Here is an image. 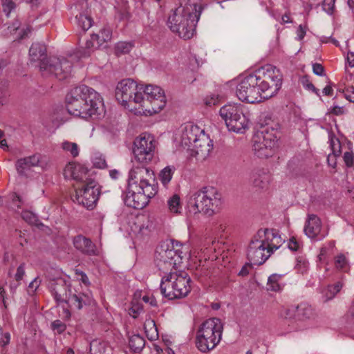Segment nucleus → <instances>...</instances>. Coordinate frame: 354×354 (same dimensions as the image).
I'll return each mask as SVG.
<instances>
[{
  "label": "nucleus",
  "instance_id": "nucleus-1",
  "mask_svg": "<svg viewBox=\"0 0 354 354\" xmlns=\"http://www.w3.org/2000/svg\"><path fill=\"white\" fill-rule=\"evenodd\" d=\"M66 103L71 115L84 119H99L105 112L101 95L86 85L71 89L66 95Z\"/></svg>",
  "mask_w": 354,
  "mask_h": 354
},
{
  "label": "nucleus",
  "instance_id": "nucleus-2",
  "mask_svg": "<svg viewBox=\"0 0 354 354\" xmlns=\"http://www.w3.org/2000/svg\"><path fill=\"white\" fill-rule=\"evenodd\" d=\"M201 12L196 6H180L176 8L167 20L169 29L184 39L192 38L194 34L196 24Z\"/></svg>",
  "mask_w": 354,
  "mask_h": 354
},
{
  "label": "nucleus",
  "instance_id": "nucleus-3",
  "mask_svg": "<svg viewBox=\"0 0 354 354\" xmlns=\"http://www.w3.org/2000/svg\"><path fill=\"white\" fill-rule=\"evenodd\" d=\"M221 205V195L212 187H204L194 192L187 200V207L190 212L202 213L209 216L218 212Z\"/></svg>",
  "mask_w": 354,
  "mask_h": 354
},
{
  "label": "nucleus",
  "instance_id": "nucleus-4",
  "mask_svg": "<svg viewBox=\"0 0 354 354\" xmlns=\"http://www.w3.org/2000/svg\"><path fill=\"white\" fill-rule=\"evenodd\" d=\"M223 324L219 318L212 317L204 321L196 335V346L203 353L214 348L221 342Z\"/></svg>",
  "mask_w": 354,
  "mask_h": 354
},
{
  "label": "nucleus",
  "instance_id": "nucleus-5",
  "mask_svg": "<svg viewBox=\"0 0 354 354\" xmlns=\"http://www.w3.org/2000/svg\"><path fill=\"white\" fill-rule=\"evenodd\" d=\"M190 282L191 279L187 272H170L161 279V294L169 300L185 298L191 291Z\"/></svg>",
  "mask_w": 354,
  "mask_h": 354
},
{
  "label": "nucleus",
  "instance_id": "nucleus-6",
  "mask_svg": "<svg viewBox=\"0 0 354 354\" xmlns=\"http://www.w3.org/2000/svg\"><path fill=\"white\" fill-rule=\"evenodd\" d=\"M263 100L274 96L282 85L283 75L275 66H268L255 72Z\"/></svg>",
  "mask_w": 354,
  "mask_h": 354
},
{
  "label": "nucleus",
  "instance_id": "nucleus-7",
  "mask_svg": "<svg viewBox=\"0 0 354 354\" xmlns=\"http://www.w3.org/2000/svg\"><path fill=\"white\" fill-rule=\"evenodd\" d=\"M244 111L243 105L229 104L222 106L219 113L229 131L243 133L249 124V119Z\"/></svg>",
  "mask_w": 354,
  "mask_h": 354
},
{
  "label": "nucleus",
  "instance_id": "nucleus-8",
  "mask_svg": "<svg viewBox=\"0 0 354 354\" xmlns=\"http://www.w3.org/2000/svg\"><path fill=\"white\" fill-rule=\"evenodd\" d=\"M156 140L150 134H142L135 138L133 154L135 160L144 165L150 163L154 158Z\"/></svg>",
  "mask_w": 354,
  "mask_h": 354
},
{
  "label": "nucleus",
  "instance_id": "nucleus-9",
  "mask_svg": "<svg viewBox=\"0 0 354 354\" xmlns=\"http://www.w3.org/2000/svg\"><path fill=\"white\" fill-rule=\"evenodd\" d=\"M128 187L133 189L144 188L149 190L158 191L155 184V176L152 170L143 166H134L129 171L128 178Z\"/></svg>",
  "mask_w": 354,
  "mask_h": 354
},
{
  "label": "nucleus",
  "instance_id": "nucleus-10",
  "mask_svg": "<svg viewBox=\"0 0 354 354\" xmlns=\"http://www.w3.org/2000/svg\"><path fill=\"white\" fill-rule=\"evenodd\" d=\"M236 94L241 101L247 103L260 102L263 100L255 73L246 76L236 86Z\"/></svg>",
  "mask_w": 354,
  "mask_h": 354
},
{
  "label": "nucleus",
  "instance_id": "nucleus-11",
  "mask_svg": "<svg viewBox=\"0 0 354 354\" xmlns=\"http://www.w3.org/2000/svg\"><path fill=\"white\" fill-rule=\"evenodd\" d=\"M183 254V252L174 249V245H170L168 241L160 243L156 248L154 253V263L156 266L169 264V266H180L183 260H187V254Z\"/></svg>",
  "mask_w": 354,
  "mask_h": 354
},
{
  "label": "nucleus",
  "instance_id": "nucleus-12",
  "mask_svg": "<svg viewBox=\"0 0 354 354\" xmlns=\"http://www.w3.org/2000/svg\"><path fill=\"white\" fill-rule=\"evenodd\" d=\"M100 194L98 183L94 179H90L82 188L75 189L73 201L88 209H93Z\"/></svg>",
  "mask_w": 354,
  "mask_h": 354
},
{
  "label": "nucleus",
  "instance_id": "nucleus-13",
  "mask_svg": "<svg viewBox=\"0 0 354 354\" xmlns=\"http://www.w3.org/2000/svg\"><path fill=\"white\" fill-rule=\"evenodd\" d=\"M144 95L146 97L145 105L150 113H159L166 105V98L163 90L157 86L148 85L144 89Z\"/></svg>",
  "mask_w": 354,
  "mask_h": 354
},
{
  "label": "nucleus",
  "instance_id": "nucleus-14",
  "mask_svg": "<svg viewBox=\"0 0 354 354\" xmlns=\"http://www.w3.org/2000/svg\"><path fill=\"white\" fill-rule=\"evenodd\" d=\"M144 188L140 189H133L130 187H127L126 195L124 198V203L127 206L136 209H142L145 207L149 200L153 198L158 191L149 190Z\"/></svg>",
  "mask_w": 354,
  "mask_h": 354
},
{
  "label": "nucleus",
  "instance_id": "nucleus-15",
  "mask_svg": "<svg viewBox=\"0 0 354 354\" xmlns=\"http://www.w3.org/2000/svg\"><path fill=\"white\" fill-rule=\"evenodd\" d=\"M46 64L41 71L44 75H53L59 80L71 75L72 63L66 58L50 57Z\"/></svg>",
  "mask_w": 354,
  "mask_h": 354
},
{
  "label": "nucleus",
  "instance_id": "nucleus-16",
  "mask_svg": "<svg viewBox=\"0 0 354 354\" xmlns=\"http://www.w3.org/2000/svg\"><path fill=\"white\" fill-rule=\"evenodd\" d=\"M279 247L274 243L266 245L262 241L258 248L250 247L248 251V261L243 266H261L270 257L274 250Z\"/></svg>",
  "mask_w": 354,
  "mask_h": 354
},
{
  "label": "nucleus",
  "instance_id": "nucleus-17",
  "mask_svg": "<svg viewBox=\"0 0 354 354\" xmlns=\"http://www.w3.org/2000/svg\"><path fill=\"white\" fill-rule=\"evenodd\" d=\"M57 270L55 267H50L48 271V278L53 281L51 284L50 288L54 296V299L58 304L65 303L69 292H71V285L68 284L66 281L59 275L54 277L53 273L56 272Z\"/></svg>",
  "mask_w": 354,
  "mask_h": 354
},
{
  "label": "nucleus",
  "instance_id": "nucleus-18",
  "mask_svg": "<svg viewBox=\"0 0 354 354\" xmlns=\"http://www.w3.org/2000/svg\"><path fill=\"white\" fill-rule=\"evenodd\" d=\"M138 89L136 82L131 79H126L120 82L115 89V97L124 106L131 102L133 94Z\"/></svg>",
  "mask_w": 354,
  "mask_h": 354
},
{
  "label": "nucleus",
  "instance_id": "nucleus-19",
  "mask_svg": "<svg viewBox=\"0 0 354 354\" xmlns=\"http://www.w3.org/2000/svg\"><path fill=\"white\" fill-rule=\"evenodd\" d=\"M88 172L89 170L84 165L76 162H69L64 169V176L65 178L73 179L84 184L91 179Z\"/></svg>",
  "mask_w": 354,
  "mask_h": 354
},
{
  "label": "nucleus",
  "instance_id": "nucleus-20",
  "mask_svg": "<svg viewBox=\"0 0 354 354\" xmlns=\"http://www.w3.org/2000/svg\"><path fill=\"white\" fill-rule=\"evenodd\" d=\"M212 149V140L203 133L200 138H198L197 141L193 143L192 147L188 151H190L191 156H195L198 159H205L209 156Z\"/></svg>",
  "mask_w": 354,
  "mask_h": 354
},
{
  "label": "nucleus",
  "instance_id": "nucleus-21",
  "mask_svg": "<svg viewBox=\"0 0 354 354\" xmlns=\"http://www.w3.org/2000/svg\"><path fill=\"white\" fill-rule=\"evenodd\" d=\"M29 60L30 63L36 64L41 71L49 60L46 46L39 42L33 43L29 49Z\"/></svg>",
  "mask_w": 354,
  "mask_h": 354
},
{
  "label": "nucleus",
  "instance_id": "nucleus-22",
  "mask_svg": "<svg viewBox=\"0 0 354 354\" xmlns=\"http://www.w3.org/2000/svg\"><path fill=\"white\" fill-rule=\"evenodd\" d=\"M73 245L81 253L88 256H97L99 250L91 239L78 234L73 238Z\"/></svg>",
  "mask_w": 354,
  "mask_h": 354
},
{
  "label": "nucleus",
  "instance_id": "nucleus-23",
  "mask_svg": "<svg viewBox=\"0 0 354 354\" xmlns=\"http://www.w3.org/2000/svg\"><path fill=\"white\" fill-rule=\"evenodd\" d=\"M203 133V130H201L196 125L192 124L185 125L181 133V145L189 150Z\"/></svg>",
  "mask_w": 354,
  "mask_h": 354
},
{
  "label": "nucleus",
  "instance_id": "nucleus-24",
  "mask_svg": "<svg viewBox=\"0 0 354 354\" xmlns=\"http://www.w3.org/2000/svg\"><path fill=\"white\" fill-rule=\"evenodd\" d=\"M40 162V155L34 154L28 157L19 158L17 160L15 167L19 176H24L27 175V171L32 167H37Z\"/></svg>",
  "mask_w": 354,
  "mask_h": 354
},
{
  "label": "nucleus",
  "instance_id": "nucleus-25",
  "mask_svg": "<svg viewBox=\"0 0 354 354\" xmlns=\"http://www.w3.org/2000/svg\"><path fill=\"white\" fill-rule=\"evenodd\" d=\"M321 227L320 218L315 214H308L304 230L306 235L310 239H314L320 232Z\"/></svg>",
  "mask_w": 354,
  "mask_h": 354
},
{
  "label": "nucleus",
  "instance_id": "nucleus-26",
  "mask_svg": "<svg viewBox=\"0 0 354 354\" xmlns=\"http://www.w3.org/2000/svg\"><path fill=\"white\" fill-rule=\"evenodd\" d=\"M66 301L64 303L67 304L68 308L80 310L84 305L90 304L91 299L88 295L84 294L69 292Z\"/></svg>",
  "mask_w": 354,
  "mask_h": 354
},
{
  "label": "nucleus",
  "instance_id": "nucleus-27",
  "mask_svg": "<svg viewBox=\"0 0 354 354\" xmlns=\"http://www.w3.org/2000/svg\"><path fill=\"white\" fill-rule=\"evenodd\" d=\"M250 182L259 189H264L268 185L270 176L263 169H255L250 174Z\"/></svg>",
  "mask_w": 354,
  "mask_h": 354
},
{
  "label": "nucleus",
  "instance_id": "nucleus-28",
  "mask_svg": "<svg viewBox=\"0 0 354 354\" xmlns=\"http://www.w3.org/2000/svg\"><path fill=\"white\" fill-rule=\"evenodd\" d=\"M273 147L266 146V142L261 140V138L259 137L258 140H255L253 144V150L254 153L259 158H268L272 154V149Z\"/></svg>",
  "mask_w": 354,
  "mask_h": 354
},
{
  "label": "nucleus",
  "instance_id": "nucleus-29",
  "mask_svg": "<svg viewBox=\"0 0 354 354\" xmlns=\"http://www.w3.org/2000/svg\"><path fill=\"white\" fill-rule=\"evenodd\" d=\"M330 147L333 151V155H328L327 162L329 166L335 168L337 165L336 157L341 153V145L337 138H331L330 140Z\"/></svg>",
  "mask_w": 354,
  "mask_h": 354
},
{
  "label": "nucleus",
  "instance_id": "nucleus-30",
  "mask_svg": "<svg viewBox=\"0 0 354 354\" xmlns=\"http://www.w3.org/2000/svg\"><path fill=\"white\" fill-rule=\"evenodd\" d=\"M297 320H306L313 315V309L307 304H300L296 306Z\"/></svg>",
  "mask_w": 354,
  "mask_h": 354
},
{
  "label": "nucleus",
  "instance_id": "nucleus-31",
  "mask_svg": "<svg viewBox=\"0 0 354 354\" xmlns=\"http://www.w3.org/2000/svg\"><path fill=\"white\" fill-rule=\"evenodd\" d=\"M145 339L138 334L130 337L129 344L130 348L136 353L140 352L145 347Z\"/></svg>",
  "mask_w": 354,
  "mask_h": 354
},
{
  "label": "nucleus",
  "instance_id": "nucleus-32",
  "mask_svg": "<svg viewBox=\"0 0 354 354\" xmlns=\"http://www.w3.org/2000/svg\"><path fill=\"white\" fill-rule=\"evenodd\" d=\"M259 137L261 138L262 141L266 142V146L267 145V147H274L277 141V138L273 129L271 132H269L268 129L262 130L257 136V139H259Z\"/></svg>",
  "mask_w": 354,
  "mask_h": 354
},
{
  "label": "nucleus",
  "instance_id": "nucleus-33",
  "mask_svg": "<svg viewBox=\"0 0 354 354\" xmlns=\"http://www.w3.org/2000/svg\"><path fill=\"white\" fill-rule=\"evenodd\" d=\"M77 23L79 27H80L84 32L88 30L91 26L93 20L90 16L84 13H80L76 17Z\"/></svg>",
  "mask_w": 354,
  "mask_h": 354
},
{
  "label": "nucleus",
  "instance_id": "nucleus-34",
  "mask_svg": "<svg viewBox=\"0 0 354 354\" xmlns=\"http://www.w3.org/2000/svg\"><path fill=\"white\" fill-rule=\"evenodd\" d=\"M174 171L175 167L173 166H167L160 171L159 178L165 186L171 181Z\"/></svg>",
  "mask_w": 354,
  "mask_h": 354
},
{
  "label": "nucleus",
  "instance_id": "nucleus-35",
  "mask_svg": "<svg viewBox=\"0 0 354 354\" xmlns=\"http://www.w3.org/2000/svg\"><path fill=\"white\" fill-rule=\"evenodd\" d=\"M342 287L341 282H337L334 286H328L323 292L326 301L333 299L338 293Z\"/></svg>",
  "mask_w": 354,
  "mask_h": 354
},
{
  "label": "nucleus",
  "instance_id": "nucleus-36",
  "mask_svg": "<svg viewBox=\"0 0 354 354\" xmlns=\"http://www.w3.org/2000/svg\"><path fill=\"white\" fill-rule=\"evenodd\" d=\"M167 206L170 212L173 213L180 212L181 209L180 198L178 194H174L167 201Z\"/></svg>",
  "mask_w": 354,
  "mask_h": 354
},
{
  "label": "nucleus",
  "instance_id": "nucleus-37",
  "mask_svg": "<svg viewBox=\"0 0 354 354\" xmlns=\"http://www.w3.org/2000/svg\"><path fill=\"white\" fill-rule=\"evenodd\" d=\"M111 39V32L109 30L103 29L100 34H93L92 39H96L97 46L102 45L104 42L108 41Z\"/></svg>",
  "mask_w": 354,
  "mask_h": 354
},
{
  "label": "nucleus",
  "instance_id": "nucleus-38",
  "mask_svg": "<svg viewBox=\"0 0 354 354\" xmlns=\"http://www.w3.org/2000/svg\"><path fill=\"white\" fill-rule=\"evenodd\" d=\"M133 47V45L131 42L120 41L115 45V53L118 56L122 54H127L131 50Z\"/></svg>",
  "mask_w": 354,
  "mask_h": 354
},
{
  "label": "nucleus",
  "instance_id": "nucleus-39",
  "mask_svg": "<svg viewBox=\"0 0 354 354\" xmlns=\"http://www.w3.org/2000/svg\"><path fill=\"white\" fill-rule=\"evenodd\" d=\"M2 10L7 17H9L12 12H15L17 4L12 0H1Z\"/></svg>",
  "mask_w": 354,
  "mask_h": 354
},
{
  "label": "nucleus",
  "instance_id": "nucleus-40",
  "mask_svg": "<svg viewBox=\"0 0 354 354\" xmlns=\"http://www.w3.org/2000/svg\"><path fill=\"white\" fill-rule=\"evenodd\" d=\"M62 149L64 151H69L73 157H76L79 154L78 146L75 142H64L62 143Z\"/></svg>",
  "mask_w": 354,
  "mask_h": 354
},
{
  "label": "nucleus",
  "instance_id": "nucleus-41",
  "mask_svg": "<svg viewBox=\"0 0 354 354\" xmlns=\"http://www.w3.org/2000/svg\"><path fill=\"white\" fill-rule=\"evenodd\" d=\"M301 82L306 89L312 91L317 95L319 96V90L313 85L307 75L301 77Z\"/></svg>",
  "mask_w": 354,
  "mask_h": 354
},
{
  "label": "nucleus",
  "instance_id": "nucleus-42",
  "mask_svg": "<svg viewBox=\"0 0 354 354\" xmlns=\"http://www.w3.org/2000/svg\"><path fill=\"white\" fill-rule=\"evenodd\" d=\"M281 276L282 274H273L268 277V283L270 286L272 290L277 291L279 289V286L277 283V281Z\"/></svg>",
  "mask_w": 354,
  "mask_h": 354
},
{
  "label": "nucleus",
  "instance_id": "nucleus-43",
  "mask_svg": "<svg viewBox=\"0 0 354 354\" xmlns=\"http://www.w3.org/2000/svg\"><path fill=\"white\" fill-rule=\"evenodd\" d=\"M297 308L296 306H290L285 308L281 313V316L286 319H296L297 320Z\"/></svg>",
  "mask_w": 354,
  "mask_h": 354
},
{
  "label": "nucleus",
  "instance_id": "nucleus-44",
  "mask_svg": "<svg viewBox=\"0 0 354 354\" xmlns=\"http://www.w3.org/2000/svg\"><path fill=\"white\" fill-rule=\"evenodd\" d=\"M53 330L59 334L64 333L66 329V325L59 319H56L51 323Z\"/></svg>",
  "mask_w": 354,
  "mask_h": 354
},
{
  "label": "nucleus",
  "instance_id": "nucleus-45",
  "mask_svg": "<svg viewBox=\"0 0 354 354\" xmlns=\"http://www.w3.org/2000/svg\"><path fill=\"white\" fill-rule=\"evenodd\" d=\"M21 217L24 221L30 224L35 223L37 220L35 214L28 210L22 211Z\"/></svg>",
  "mask_w": 354,
  "mask_h": 354
},
{
  "label": "nucleus",
  "instance_id": "nucleus-46",
  "mask_svg": "<svg viewBox=\"0 0 354 354\" xmlns=\"http://www.w3.org/2000/svg\"><path fill=\"white\" fill-rule=\"evenodd\" d=\"M335 0H324L322 3L323 10L328 15H332L335 8Z\"/></svg>",
  "mask_w": 354,
  "mask_h": 354
},
{
  "label": "nucleus",
  "instance_id": "nucleus-47",
  "mask_svg": "<svg viewBox=\"0 0 354 354\" xmlns=\"http://www.w3.org/2000/svg\"><path fill=\"white\" fill-rule=\"evenodd\" d=\"M146 100V97L144 95V92L142 93L138 91V88L135 91V93L133 94V98L131 102L135 103H142V105H145V102Z\"/></svg>",
  "mask_w": 354,
  "mask_h": 354
},
{
  "label": "nucleus",
  "instance_id": "nucleus-48",
  "mask_svg": "<svg viewBox=\"0 0 354 354\" xmlns=\"http://www.w3.org/2000/svg\"><path fill=\"white\" fill-rule=\"evenodd\" d=\"M93 162L94 167L98 169H104L107 167L105 158L102 156L95 157Z\"/></svg>",
  "mask_w": 354,
  "mask_h": 354
},
{
  "label": "nucleus",
  "instance_id": "nucleus-49",
  "mask_svg": "<svg viewBox=\"0 0 354 354\" xmlns=\"http://www.w3.org/2000/svg\"><path fill=\"white\" fill-rule=\"evenodd\" d=\"M344 160L348 167H351L354 165V155L352 152L346 151L344 154Z\"/></svg>",
  "mask_w": 354,
  "mask_h": 354
},
{
  "label": "nucleus",
  "instance_id": "nucleus-50",
  "mask_svg": "<svg viewBox=\"0 0 354 354\" xmlns=\"http://www.w3.org/2000/svg\"><path fill=\"white\" fill-rule=\"evenodd\" d=\"M313 71L318 76L325 75V71L324 66L319 63H315L313 64Z\"/></svg>",
  "mask_w": 354,
  "mask_h": 354
},
{
  "label": "nucleus",
  "instance_id": "nucleus-51",
  "mask_svg": "<svg viewBox=\"0 0 354 354\" xmlns=\"http://www.w3.org/2000/svg\"><path fill=\"white\" fill-rule=\"evenodd\" d=\"M218 95H212L211 96L209 97H207L205 99V104L207 105V106H212V105H216L218 103Z\"/></svg>",
  "mask_w": 354,
  "mask_h": 354
},
{
  "label": "nucleus",
  "instance_id": "nucleus-52",
  "mask_svg": "<svg viewBox=\"0 0 354 354\" xmlns=\"http://www.w3.org/2000/svg\"><path fill=\"white\" fill-rule=\"evenodd\" d=\"M26 202L25 198H24L22 196L17 194L16 193L14 194L12 197V203L18 207L20 208L22 205H24Z\"/></svg>",
  "mask_w": 354,
  "mask_h": 354
},
{
  "label": "nucleus",
  "instance_id": "nucleus-53",
  "mask_svg": "<svg viewBox=\"0 0 354 354\" xmlns=\"http://www.w3.org/2000/svg\"><path fill=\"white\" fill-rule=\"evenodd\" d=\"M10 339V335L8 333H3L1 329L0 328V345L1 346H6L7 345Z\"/></svg>",
  "mask_w": 354,
  "mask_h": 354
},
{
  "label": "nucleus",
  "instance_id": "nucleus-54",
  "mask_svg": "<svg viewBox=\"0 0 354 354\" xmlns=\"http://www.w3.org/2000/svg\"><path fill=\"white\" fill-rule=\"evenodd\" d=\"M327 249L326 248H322L320 253L318 255L319 261L320 263L328 264V261L326 260Z\"/></svg>",
  "mask_w": 354,
  "mask_h": 354
},
{
  "label": "nucleus",
  "instance_id": "nucleus-55",
  "mask_svg": "<svg viewBox=\"0 0 354 354\" xmlns=\"http://www.w3.org/2000/svg\"><path fill=\"white\" fill-rule=\"evenodd\" d=\"M329 113L335 115H341L344 113V109L343 106H334L329 109Z\"/></svg>",
  "mask_w": 354,
  "mask_h": 354
},
{
  "label": "nucleus",
  "instance_id": "nucleus-56",
  "mask_svg": "<svg viewBox=\"0 0 354 354\" xmlns=\"http://www.w3.org/2000/svg\"><path fill=\"white\" fill-rule=\"evenodd\" d=\"M24 274L25 271L24 270V267H18L17 269V272L14 274V278L17 282H19L23 279Z\"/></svg>",
  "mask_w": 354,
  "mask_h": 354
},
{
  "label": "nucleus",
  "instance_id": "nucleus-57",
  "mask_svg": "<svg viewBox=\"0 0 354 354\" xmlns=\"http://www.w3.org/2000/svg\"><path fill=\"white\" fill-rule=\"evenodd\" d=\"M335 263L340 266H346L348 263L344 254H340L335 258Z\"/></svg>",
  "mask_w": 354,
  "mask_h": 354
},
{
  "label": "nucleus",
  "instance_id": "nucleus-58",
  "mask_svg": "<svg viewBox=\"0 0 354 354\" xmlns=\"http://www.w3.org/2000/svg\"><path fill=\"white\" fill-rule=\"evenodd\" d=\"M288 248L292 251H297L299 249V243L295 237L290 239Z\"/></svg>",
  "mask_w": 354,
  "mask_h": 354
},
{
  "label": "nucleus",
  "instance_id": "nucleus-59",
  "mask_svg": "<svg viewBox=\"0 0 354 354\" xmlns=\"http://www.w3.org/2000/svg\"><path fill=\"white\" fill-rule=\"evenodd\" d=\"M158 22L154 20H151L150 21V17H148V21L146 24V28H148L149 30H156L158 28Z\"/></svg>",
  "mask_w": 354,
  "mask_h": 354
},
{
  "label": "nucleus",
  "instance_id": "nucleus-60",
  "mask_svg": "<svg viewBox=\"0 0 354 354\" xmlns=\"http://www.w3.org/2000/svg\"><path fill=\"white\" fill-rule=\"evenodd\" d=\"M75 273L77 275H80L81 278L80 279L82 281V282L83 283H84L85 285L90 284L88 278L87 277L86 274L84 272L77 269V270H75Z\"/></svg>",
  "mask_w": 354,
  "mask_h": 354
},
{
  "label": "nucleus",
  "instance_id": "nucleus-61",
  "mask_svg": "<svg viewBox=\"0 0 354 354\" xmlns=\"http://www.w3.org/2000/svg\"><path fill=\"white\" fill-rule=\"evenodd\" d=\"M264 234L267 236V239H270V235L272 236V239H279L280 236L274 232V230H270L268 229H265L263 230Z\"/></svg>",
  "mask_w": 354,
  "mask_h": 354
},
{
  "label": "nucleus",
  "instance_id": "nucleus-62",
  "mask_svg": "<svg viewBox=\"0 0 354 354\" xmlns=\"http://www.w3.org/2000/svg\"><path fill=\"white\" fill-rule=\"evenodd\" d=\"M306 28L304 27H303L301 25H299V26L298 27V29L297 30V39L299 40H302L304 37V36L306 35Z\"/></svg>",
  "mask_w": 354,
  "mask_h": 354
},
{
  "label": "nucleus",
  "instance_id": "nucleus-63",
  "mask_svg": "<svg viewBox=\"0 0 354 354\" xmlns=\"http://www.w3.org/2000/svg\"><path fill=\"white\" fill-rule=\"evenodd\" d=\"M347 319L348 321L352 324H354V306H353L350 310H348L347 315Z\"/></svg>",
  "mask_w": 354,
  "mask_h": 354
},
{
  "label": "nucleus",
  "instance_id": "nucleus-64",
  "mask_svg": "<svg viewBox=\"0 0 354 354\" xmlns=\"http://www.w3.org/2000/svg\"><path fill=\"white\" fill-rule=\"evenodd\" d=\"M347 62L351 67H354V53L349 52L347 54Z\"/></svg>",
  "mask_w": 354,
  "mask_h": 354
}]
</instances>
